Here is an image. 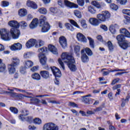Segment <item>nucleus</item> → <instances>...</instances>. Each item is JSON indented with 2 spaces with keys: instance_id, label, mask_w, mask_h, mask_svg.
<instances>
[{
  "instance_id": "9b49d317",
  "label": "nucleus",
  "mask_w": 130,
  "mask_h": 130,
  "mask_svg": "<svg viewBox=\"0 0 130 130\" xmlns=\"http://www.w3.org/2000/svg\"><path fill=\"white\" fill-rule=\"evenodd\" d=\"M10 49L12 51L21 50L22 49V44L20 43H15L11 46Z\"/></svg>"
},
{
  "instance_id": "09e8293b",
  "label": "nucleus",
  "mask_w": 130,
  "mask_h": 130,
  "mask_svg": "<svg viewBox=\"0 0 130 130\" xmlns=\"http://www.w3.org/2000/svg\"><path fill=\"white\" fill-rule=\"evenodd\" d=\"M13 90H16L17 91H18L19 92H21V93H26L27 94V95H31L32 93L27 92L26 91V90H24V89H19V88H13Z\"/></svg>"
},
{
  "instance_id": "a211bd4d",
  "label": "nucleus",
  "mask_w": 130,
  "mask_h": 130,
  "mask_svg": "<svg viewBox=\"0 0 130 130\" xmlns=\"http://www.w3.org/2000/svg\"><path fill=\"white\" fill-rule=\"evenodd\" d=\"M9 26L10 27H12V28H18L20 27V24L18 22V21L16 20H11L8 22Z\"/></svg>"
},
{
  "instance_id": "0e129e2a",
  "label": "nucleus",
  "mask_w": 130,
  "mask_h": 130,
  "mask_svg": "<svg viewBox=\"0 0 130 130\" xmlns=\"http://www.w3.org/2000/svg\"><path fill=\"white\" fill-rule=\"evenodd\" d=\"M86 113H87V114L88 115H93L95 114V112L94 109H93V111H92V110H88L86 112Z\"/></svg>"
},
{
  "instance_id": "c9c22d12",
  "label": "nucleus",
  "mask_w": 130,
  "mask_h": 130,
  "mask_svg": "<svg viewBox=\"0 0 130 130\" xmlns=\"http://www.w3.org/2000/svg\"><path fill=\"white\" fill-rule=\"evenodd\" d=\"M43 45H44V42L42 40H39L37 41L35 47H36V48H39L41 47V46H43Z\"/></svg>"
},
{
  "instance_id": "bb28decb",
  "label": "nucleus",
  "mask_w": 130,
  "mask_h": 130,
  "mask_svg": "<svg viewBox=\"0 0 130 130\" xmlns=\"http://www.w3.org/2000/svg\"><path fill=\"white\" fill-rule=\"evenodd\" d=\"M19 118L22 121H27V122H32V121L34 120L33 118L30 116L27 117L26 118H22L21 116H19Z\"/></svg>"
},
{
  "instance_id": "a18cd8bd",
  "label": "nucleus",
  "mask_w": 130,
  "mask_h": 130,
  "mask_svg": "<svg viewBox=\"0 0 130 130\" xmlns=\"http://www.w3.org/2000/svg\"><path fill=\"white\" fill-rule=\"evenodd\" d=\"M80 50H81V48L79 46H75L74 48V51L75 53L79 56L80 55Z\"/></svg>"
},
{
  "instance_id": "13d9d810",
  "label": "nucleus",
  "mask_w": 130,
  "mask_h": 130,
  "mask_svg": "<svg viewBox=\"0 0 130 130\" xmlns=\"http://www.w3.org/2000/svg\"><path fill=\"white\" fill-rule=\"evenodd\" d=\"M70 23L71 24L76 27V28H78L79 29H80V26H79V25H78V23L74 20H70Z\"/></svg>"
},
{
  "instance_id": "49530a36",
  "label": "nucleus",
  "mask_w": 130,
  "mask_h": 130,
  "mask_svg": "<svg viewBox=\"0 0 130 130\" xmlns=\"http://www.w3.org/2000/svg\"><path fill=\"white\" fill-rule=\"evenodd\" d=\"M19 24V26H21L22 29H25L28 26V24H27V22H26L25 21H22Z\"/></svg>"
},
{
  "instance_id": "3c124183",
  "label": "nucleus",
  "mask_w": 130,
  "mask_h": 130,
  "mask_svg": "<svg viewBox=\"0 0 130 130\" xmlns=\"http://www.w3.org/2000/svg\"><path fill=\"white\" fill-rule=\"evenodd\" d=\"M84 51H85L87 54H88V55L89 56L93 55V52H92V50H91V49L89 48H86L84 50Z\"/></svg>"
},
{
  "instance_id": "6ab92c4d",
  "label": "nucleus",
  "mask_w": 130,
  "mask_h": 130,
  "mask_svg": "<svg viewBox=\"0 0 130 130\" xmlns=\"http://www.w3.org/2000/svg\"><path fill=\"white\" fill-rule=\"evenodd\" d=\"M40 26L42 27L41 32H43V33L48 32L50 29V25L49 23H45V24L41 25Z\"/></svg>"
},
{
  "instance_id": "8fccbe9b",
  "label": "nucleus",
  "mask_w": 130,
  "mask_h": 130,
  "mask_svg": "<svg viewBox=\"0 0 130 130\" xmlns=\"http://www.w3.org/2000/svg\"><path fill=\"white\" fill-rule=\"evenodd\" d=\"M82 102L85 104H89L90 103V99L87 98L85 96H82Z\"/></svg>"
},
{
  "instance_id": "79ce46f5",
  "label": "nucleus",
  "mask_w": 130,
  "mask_h": 130,
  "mask_svg": "<svg viewBox=\"0 0 130 130\" xmlns=\"http://www.w3.org/2000/svg\"><path fill=\"white\" fill-rule=\"evenodd\" d=\"M88 11L90 14H95L96 10L92 6H89L88 7Z\"/></svg>"
},
{
  "instance_id": "ddd939ff",
  "label": "nucleus",
  "mask_w": 130,
  "mask_h": 130,
  "mask_svg": "<svg viewBox=\"0 0 130 130\" xmlns=\"http://www.w3.org/2000/svg\"><path fill=\"white\" fill-rule=\"evenodd\" d=\"M81 60L82 62L86 63L89 61V57L85 53V50L83 49L81 51Z\"/></svg>"
},
{
  "instance_id": "774afa93",
  "label": "nucleus",
  "mask_w": 130,
  "mask_h": 130,
  "mask_svg": "<svg viewBox=\"0 0 130 130\" xmlns=\"http://www.w3.org/2000/svg\"><path fill=\"white\" fill-rule=\"evenodd\" d=\"M120 80V79L119 78H116L114 79L112 82V85H115L116 83H118L119 82Z\"/></svg>"
},
{
  "instance_id": "f704fd0d",
  "label": "nucleus",
  "mask_w": 130,
  "mask_h": 130,
  "mask_svg": "<svg viewBox=\"0 0 130 130\" xmlns=\"http://www.w3.org/2000/svg\"><path fill=\"white\" fill-rule=\"evenodd\" d=\"M6 71V65L3 63V60L0 59V73H3Z\"/></svg>"
},
{
  "instance_id": "4d7b16f0",
  "label": "nucleus",
  "mask_w": 130,
  "mask_h": 130,
  "mask_svg": "<svg viewBox=\"0 0 130 130\" xmlns=\"http://www.w3.org/2000/svg\"><path fill=\"white\" fill-rule=\"evenodd\" d=\"M80 23L82 28H83L84 29H86V28H87V23H86V20H81Z\"/></svg>"
},
{
  "instance_id": "e2e57ef3",
  "label": "nucleus",
  "mask_w": 130,
  "mask_h": 130,
  "mask_svg": "<svg viewBox=\"0 0 130 130\" xmlns=\"http://www.w3.org/2000/svg\"><path fill=\"white\" fill-rule=\"evenodd\" d=\"M117 3L120 4V5H125L127 3L126 0H117Z\"/></svg>"
},
{
  "instance_id": "7ed1b4c3",
  "label": "nucleus",
  "mask_w": 130,
  "mask_h": 130,
  "mask_svg": "<svg viewBox=\"0 0 130 130\" xmlns=\"http://www.w3.org/2000/svg\"><path fill=\"white\" fill-rule=\"evenodd\" d=\"M38 51L40 52L38 55L40 58V61L42 66H45L46 64V61H47V58L45 56V54L47 53V48L46 47H43L39 49Z\"/></svg>"
},
{
  "instance_id": "20e7f679",
  "label": "nucleus",
  "mask_w": 130,
  "mask_h": 130,
  "mask_svg": "<svg viewBox=\"0 0 130 130\" xmlns=\"http://www.w3.org/2000/svg\"><path fill=\"white\" fill-rule=\"evenodd\" d=\"M0 35L1 39L4 41H10L12 39V36L10 34V30L6 28H2L0 29Z\"/></svg>"
},
{
  "instance_id": "7c9ffc66",
  "label": "nucleus",
  "mask_w": 130,
  "mask_h": 130,
  "mask_svg": "<svg viewBox=\"0 0 130 130\" xmlns=\"http://www.w3.org/2000/svg\"><path fill=\"white\" fill-rule=\"evenodd\" d=\"M12 66L14 67H17L20 64V59L17 57H14L12 58V62L11 63Z\"/></svg>"
},
{
  "instance_id": "6e6d98bb",
  "label": "nucleus",
  "mask_w": 130,
  "mask_h": 130,
  "mask_svg": "<svg viewBox=\"0 0 130 130\" xmlns=\"http://www.w3.org/2000/svg\"><path fill=\"white\" fill-rule=\"evenodd\" d=\"M77 4L80 7H84L85 6V1L84 0H77Z\"/></svg>"
},
{
  "instance_id": "f3484780",
  "label": "nucleus",
  "mask_w": 130,
  "mask_h": 130,
  "mask_svg": "<svg viewBox=\"0 0 130 130\" xmlns=\"http://www.w3.org/2000/svg\"><path fill=\"white\" fill-rule=\"evenodd\" d=\"M38 24H39V20H38V19H34L29 24V27L30 29H35V28L38 26Z\"/></svg>"
},
{
  "instance_id": "5fc2aeb1",
  "label": "nucleus",
  "mask_w": 130,
  "mask_h": 130,
  "mask_svg": "<svg viewBox=\"0 0 130 130\" xmlns=\"http://www.w3.org/2000/svg\"><path fill=\"white\" fill-rule=\"evenodd\" d=\"M30 101L31 102H34V104H37V103H40V100L35 98H32V99H30Z\"/></svg>"
},
{
  "instance_id": "58836bf2",
  "label": "nucleus",
  "mask_w": 130,
  "mask_h": 130,
  "mask_svg": "<svg viewBox=\"0 0 130 130\" xmlns=\"http://www.w3.org/2000/svg\"><path fill=\"white\" fill-rule=\"evenodd\" d=\"M38 12L40 14H42L43 15H46L47 14V9L44 7H42L38 10Z\"/></svg>"
},
{
  "instance_id": "b1692460",
  "label": "nucleus",
  "mask_w": 130,
  "mask_h": 130,
  "mask_svg": "<svg viewBox=\"0 0 130 130\" xmlns=\"http://www.w3.org/2000/svg\"><path fill=\"white\" fill-rule=\"evenodd\" d=\"M16 66L12 65V64H8V72L10 75H13L16 73Z\"/></svg>"
},
{
  "instance_id": "c85d7f7f",
  "label": "nucleus",
  "mask_w": 130,
  "mask_h": 130,
  "mask_svg": "<svg viewBox=\"0 0 130 130\" xmlns=\"http://www.w3.org/2000/svg\"><path fill=\"white\" fill-rule=\"evenodd\" d=\"M28 13L27 10L25 8L21 9L18 11V14L20 17H25Z\"/></svg>"
},
{
  "instance_id": "4c0bfd02",
  "label": "nucleus",
  "mask_w": 130,
  "mask_h": 130,
  "mask_svg": "<svg viewBox=\"0 0 130 130\" xmlns=\"http://www.w3.org/2000/svg\"><path fill=\"white\" fill-rule=\"evenodd\" d=\"M87 39L89 41L90 47L91 48H94L95 45L94 40L90 37H87Z\"/></svg>"
},
{
  "instance_id": "f8f14e48",
  "label": "nucleus",
  "mask_w": 130,
  "mask_h": 130,
  "mask_svg": "<svg viewBox=\"0 0 130 130\" xmlns=\"http://www.w3.org/2000/svg\"><path fill=\"white\" fill-rule=\"evenodd\" d=\"M52 73L55 78H60L61 77V73L59 69L56 68V67H54L51 69Z\"/></svg>"
},
{
  "instance_id": "2f4dec72",
  "label": "nucleus",
  "mask_w": 130,
  "mask_h": 130,
  "mask_svg": "<svg viewBox=\"0 0 130 130\" xmlns=\"http://www.w3.org/2000/svg\"><path fill=\"white\" fill-rule=\"evenodd\" d=\"M45 21H46V17L42 15L40 16V25H44L45 24H48V22H46Z\"/></svg>"
},
{
  "instance_id": "37998d69",
  "label": "nucleus",
  "mask_w": 130,
  "mask_h": 130,
  "mask_svg": "<svg viewBox=\"0 0 130 130\" xmlns=\"http://www.w3.org/2000/svg\"><path fill=\"white\" fill-rule=\"evenodd\" d=\"M65 27L67 29V30H70V31H74V26H73V25H72L70 23H66Z\"/></svg>"
},
{
  "instance_id": "5701e85b",
  "label": "nucleus",
  "mask_w": 130,
  "mask_h": 130,
  "mask_svg": "<svg viewBox=\"0 0 130 130\" xmlns=\"http://www.w3.org/2000/svg\"><path fill=\"white\" fill-rule=\"evenodd\" d=\"M129 101V96L127 95L126 96L125 99L122 98L121 99V107L123 108L126 105V103H128Z\"/></svg>"
},
{
  "instance_id": "603ef678",
  "label": "nucleus",
  "mask_w": 130,
  "mask_h": 130,
  "mask_svg": "<svg viewBox=\"0 0 130 130\" xmlns=\"http://www.w3.org/2000/svg\"><path fill=\"white\" fill-rule=\"evenodd\" d=\"M31 56H32V53H31L30 52H26L24 53L23 55V57L24 58H30Z\"/></svg>"
},
{
  "instance_id": "72a5a7b5",
  "label": "nucleus",
  "mask_w": 130,
  "mask_h": 130,
  "mask_svg": "<svg viewBox=\"0 0 130 130\" xmlns=\"http://www.w3.org/2000/svg\"><path fill=\"white\" fill-rule=\"evenodd\" d=\"M49 11L52 14H54V15L56 14H58L59 13V10H58L56 7H51L49 8Z\"/></svg>"
},
{
  "instance_id": "0eeeda50",
  "label": "nucleus",
  "mask_w": 130,
  "mask_h": 130,
  "mask_svg": "<svg viewBox=\"0 0 130 130\" xmlns=\"http://www.w3.org/2000/svg\"><path fill=\"white\" fill-rule=\"evenodd\" d=\"M43 130H58V126L52 122L46 123L43 126Z\"/></svg>"
},
{
  "instance_id": "cd10ccee",
  "label": "nucleus",
  "mask_w": 130,
  "mask_h": 130,
  "mask_svg": "<svg viewBox=\"0 0 130 130\" xmlns=\"http://www.w3.org/2000/svg\"><path fill=\"white\" fill-rule=\"evenodd\" d=\"M120 33H121V34H124L126 37H127V38H130V32L125 28H121L120 29Z\"/></svg>"
},
{
  "instance_id": "c03bdc74",
  "label": "nucleus",
  "mask_w": 130,
  "mask_h": 130,
  "mask_svg": "<svg viewBox=\"0 0 130 130\" xmlns=\"http://www.w3.org/2000/svg\"><path fill=\"white\" fill-rule=\"evenodd\" d=\"M9 109L12 113H14V114H18V112H19L18 109L14 107H11Z\"/></svg>"
},
{
  "instance_id": "2eb2a0df",
  "label": "nucleus",
  "mask_w": 130,
  "mask_h": 130,
  "mask_svg": "<svg viewBox=\"0 0 130 130\" xmlns=\"http://www.w3.org/2000/svg\"><path fill=\"white\" fill-rule=\"evenodd\" d=\"M77 38L78 41H80V42H87V38H86L85 36H84V35H83L81 32H79L78 34H77Z\"/></svg>"
},
{
  "instance_id": "bf43d9fd",
  "label": "nucleus",
  "mask_w": 130,
  "mask_h": 130,
  "mask_svg": "<svg viewBox=\"0 0 130 130\" xmlns=\"http://www.w3.org/2000/svg\"><path fill=\"white\" fill-rule=\"evenodd\" d=\"M58 61L59 64H60L61 69L62 70H64V64H63V62H62V60H61V59L59 58L58 60Z\"/></svg>"
},
{
  "instance_id": "9d476101",
  "label": "nucleus",
  "mask_w": 130,
  "mask_h": 130,
  "mask_svg": "<svg viewBox=\"0 0 130 130\" xmlns=\"http://www.w3.org/2000/svg\"><path fill=\"white\" fill-rule=\"evenodd\" d=\"M59 43L62 48H66L68 46V42L67 39L64 36H61L59 39Z\"/></svg>"
},
{
  "instance_id": "680f3d73",
  "label": "nucleus",
  "mask_w": 130,
  "mask_h": 130,
  "mask_svg": "<svg viewBox=\"0 0 130 130\" xmlns=\"http://www.w3.org/2000/svg\"><path fill=\"white\" fill-rule=\"evenodd\" d=\"M122 13L124 15H127V16H130V10L124 9V10H122Z\"/></svg>"
},
{
  "instance_id": "f03ea898",
  "label": "nucleus",
  "mask_w": 130,
  "mask_h": 130,
  "mask_svg": "<svg viewBox=\"0 0 130 130\" xmlns=\"http://www.w3.org/2000/svg\"><path fill=\"white\" fill-rule=\"evenodd\" d=\"M116 40L118 41V44L120 48L123 50H126L130 47V42L127 40H124V36L123 35H119L116 37Z\"/></svg>"
},
{
  "instance_id": "412c9836",
  "label": "nucleus",
  "mask_w": 130,
  "mask_h": 130,
  "mask_svg": "<svg viewBox=\"0 0 130 130\" xmlns=\"http://www.w3.org/2000/svg\"><path fill=\"white\" fill-rule=\"evenodd\" d=\"M91 5L94 6V7H95V8H97V9H102L103 7H105L106 6L105 4L104 3H102V4H100L98 2L95 1L91 2Z\"/></svg>"
},
{
  "instance_id": "1a4fd4ad",
  "label": "nucleus",
  "mask_w": 130,
  "mask_h": 130,
  "mask_svg": "<svg viewBox=\"0 0 130 130\" xmlns=\"http://www.w3.org/2000/svg\"><path fill=\"white\" fill-rule=\"evenodd\" d=\"M64 5L67 8H70V9H78V8H79V5L74 3L71 2L68 0L64 1Z\"/></svg>"
},
{
  "instance_id": "052dcab7",
  "label": "nucleus",
  "mask_w": 130,
  "mask_h": 130,
  "mask_svg": "<svg viewBox=\"0 0 130 130\" xmlns=\"http://www.w3.org/2000/svg\"><path fill=\"white\" fill-rule=\"evenodd\" d=\"M110 8L111 9H112V10H113L114 11H116V10L118 9V7L117 6V5L114 4H111Z\"/></svg>"
},
{
  "instance_id": "338daca9",
  "label": "nucleus",
  "mask_w": 130,
  "mask_h": 130,
  "mask_svg": "<svg viewBox=\"0 0 130 130\" xmlns=\"http://www.w3.org/2000/svg\"><path fill=\"white\" fill-rule=\"evenodd\" d=\"M10 3L7 1L2 2V6L3 7H9Z\"/></svg>"
},
{
  "instance_id": "a878e982",
  "label": "nucleus",
  "mask_w": 130,
  "mask_h": 130,
  "mask_svg": "<svg viewBox=\"0 0 130 130\" xmlns=\"http://www.w3.org/2000/svg\"><path fill=\"white\" fill-rule=\"evenodd\" d=\"M89 22L92 26H98L99 25V20L95 18H90Z\"/></svg>"
},
{
  "instance_id": "dca6fc26",
  "label": "nucleus",
  "mask_w": 130,
  "mask_h": 130,
  "mask_svg": "<svg viewBox=\"0 0 130 130\" xmlns=\"http://www.w3.org/2000/svg\"><path fill=\"white\" fill-rule=\"evenodd\" d=\"M40 74L42 78L45 79L46 80L50 78V74L48 71H40Z\"/></svg>"
},
{
  "instance_id": "f257e3e1",
  "label": "nucleus",
  "mask_w": 130,
  "mask_h": 130,
  "mask_svg": "<svg viewBox=\"0 0 130 130\" xmlns=\"http://www.w3.org/2000/svg\"><path fill=\"white\" fill-rule=\"evenodd\" d=\"M61 57L63 61L67 64L71 72H76L77 71L76 65L73 64L75 62V59L73 56V54L68 52L62 53Z\"/></svg>"
},
{
  "instance_id": "6e6552de",
  "label": "nucleus",
  "mask_w": 130,
  "mask_h": 130,
  "mask_svg": "<svg viewBox=\"0 0 130 130\" xmlns=\"http://www.w3.org/2000/svg\"><path fill=\"white\" fill-rule=\"evenodd\" d=\"M10 34L11 38H13V39H18L20 37L21 34L20 33V30L16 28H12L10 29Z\"/></svg>"
},
{
  "instance_id": "39448f33",
  "label": "nucleus",
  "mask_w": 130,
  "mask_h": 130,
  "mask_svg": "<svg viewBox=\"0 0 130 130\" xmlns=\"http://www.w3.org/2000/svg\"><path fill=\"white\" fill-rule=\"evenodd\" d=\"M8 90L9 91H4L3 93L4 94H9V95L11 97H13V98H16V99H18V100H21V99H23V98H24V95L16 92H14V89H11L10 88H8Z\"/></svg>"
},
{
  "instance_id": "423d86ee",
  "label": "nucleus",
  "mask_w": 130,
  "mask_h": 130,
  "mask_svg": "<svg viewBox=\"0 0 130 130\" xmlns=\"http://www.w3.org/2000/svg\"><path fill=\"white\" fill-rule=\"evenodd\" d=\"M109 18H110V13L107 11H104L102 12V14L97 15V18L102 22H105Z\"/></svg>"
},
{
  "instance_id": "de8ad7c7",
  "label": "nucleus",
  "mask_w": 130,
  "mask_h": 130,
  "mask_svg": "<svg viewBox=\"0 0 130 130\" xmlns=\"http://www.w3.org/2000/svg\"><path fill=\"white\" fill-rule=\"evenodd\" d=\"M107 46L110 51H113L114 47H113V45H112V43H111V42L108 41L107 42Z\"/></svg>"
},
{
  "instance_id": "e433bc0d",
  "label": "nucleus",
  "mask_w": 130,
  "mask_h": 130,
  "mask_svg": "<svg viewBox=\"0 0 130 130\" xmlns=\"http://www.w3.org/2000/svg\"><path fill=\"white\" fill-rule=\"evenodd\" d=\"M104 70H107L109 73H114V72H125V70L124 69H114L112 70L106 69H102V72H103Z\"/></svg>"
},
{
  "instance_id": "864d4df0",
  "label": "nucleus",
  "mask_w": 130,
  "mask_h": 130,
  "mask_svg": "<svg viewBox=\"0 0 130 130\" xmlns=\"http://www.w3.org/2000/svg\"><path fill=\"white\" fill-rule=\"evenodd\" d=\"M34 123L35 124H41V119H40L39 118H36L35 119L33 120Z\"/></svg>"
},
{
  "instance_id": "c756f323",
  "label": "nucleus",
  "mask_w": 130,
  "mask_h": 130,
  "mask_svg": "<svg viewBox=\"0 0 130 130\" xmlns=\"http://www.w3.org/2000/svg\"><path fill=\"white\" fill-rule=\"evenodd\" d=\"M48 48L49 50H50L51 52L53 53V54H57V49L54 46L52 45H49L48 46Z\"/></svg>"
},
{
  "instance_id": "69168bd1",
  "label": "nucleus",
  "mask_w": 130,
  "mask_h": 130,
  "mask_svg": "<svg viewBox=\"0 0 130 130\" xmlns=\"http://www.w3.org/2000/svg\"><path fill=\"white\" fill-rule=\"evenodd\" d=\"M39 70V66H35L33 67V68H31L30 71L31 72H37V71H38Z\"/></svg>"
},
{
  "instance_id": "4be33fe9",
  "label": "nucleus",
  "mask_w": 130,
  "mask_h": 130,
  "mask_svg": "<svg viewBox=\"0 0 130 130\" xmlns=\"http://www.w3.org/2000/svg\"><path fill=\"white\" fill-rule=\"evenodd\" d=\"M116 29H119V26L116 24H112L109 27V30L112 34H114L116 32Z\"/></svg>"
},
{
  "instance_id": "aec40b11",
  "label": "nucleus",
  "mask_w": 130,
  "mask_h": 130,
  "mask_svg": "<svg viewBox=\"0 0 130 130\" xmlns=\"http://www.w3.org/2000/svg\"><path fill=\"white\" fill-rule=\"evenodd\" d=\"M26 6L29 8H31V9H34V10H36V9H37V4H36L35 2L31 1L30 0L27 1Z\"/></svg>"
},
{
  "instance_id": "4468645a",
  "label": "nucleus",
  "mask_w": 130,
  "mask_h": 130,
  "mask_svg": "<svg viewBox=\"0 0 130 130\" xmlns=\"http://www.w3.org/2000/svg\"><path fill=\"white\" fill-rule=\"evenodd\" d=\"M37 43V41L34 39H30L26 43V46L27 48H30V47H33L34 45H36Z\"/></svg>"
},
{
  "instance_id": "473e14b6",
  "label": "nucleus",
  "mask_w": 130,
  "mask_h": 130,
  "mask_svg": "<svg viewBox=\"0 0 130 130\" xmlns=\"http://www.w3.org/2000/svg\"><path fill=\"white\" fill-rule=\"evenodd\" d=\"M31 78L33 80H36V81H40L41 80V76L38 73H34L32 74Z\"/></svg>"
},
{
  "instance_id": "ea45409f",
  "label": "nucleus",
  "mask_w": 130,
  "mask_h": 130,
  "mask_svg": "<svg viewBox=\"0 0 130 130\" xmlns=\"http://www.w3.org/2000/svg\"><path fill=\"white\" fill-rule=\"evenodd\" d=\"M22 114L20 115L19 116H21L22 118H24V116H27V115H29V111L24 109L21 111Z\"/></svg>"
},
{
  "instance_id": "393cba45",
  "label": "nucleus",
  "mask_w": 130,
  "mask_h": 130,
  "mask_svg": "<svg viewBox=\"0 0 130 130\" xmlns=\"http://www.w3.org/2000/svg\"><path fill=\"white\" fill-rule=\"evenodd\" d=\"M34 63L33 61L28 60L24 61V66L25 69H29V68H32V66H34Z\"/></svg>"
},
{
  "instance_id": "a19ab883",
  "label": "nucleus",
  "mask_w": 130,
  "mask_h": 130,
  "mask_svg": "<svg viewBox=\"0 0 130 130\" xmlns=\"http://www.w3.org/2000/svg\"><path fill=\"white\" fill-rule=\"evenodd\" d=\"M74 14L76 17H77V18H79V19L82 18V13H81V11L78 10H75L74 11Z\"/></svg>"
}]
</instances>
